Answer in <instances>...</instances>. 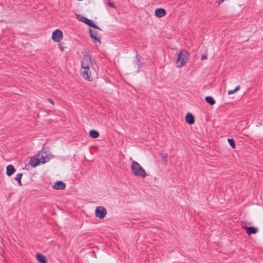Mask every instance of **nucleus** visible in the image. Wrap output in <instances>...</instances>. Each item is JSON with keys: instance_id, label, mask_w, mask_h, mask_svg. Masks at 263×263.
Masks as SVG:
<instances>
[{"instance_id": "a878e982", "label": "nucleus", "mask_w": 263, "mask_h": 263, "mask_svg": "<svg viewBox=\"0 0 263 263\" xmlns=\"http://www.w3.org/2000/svg\"><path fill=\"white\" fill-rule=\"evenodd\" d=\"M207 59V56L206 54H203L202 56H201V59L202 60H205Z\"/></svg>"}, {"instance_id": "bb28decb", "label": "nucleus", "mask_w": 263, "mask_h": 263, "mask_svg": "<svg viewBox=\"0 0 263 263\" xmlns=\"http://www.w3.org/2000/svg\"><path fill=\"white\" fill-rule=\"evenodd\" d=\"M48 101L49 102H50L52 104H53V101H52L51 99H48Z\"/></svg>"}, {"instance_id": "39448f33", "label": "nucleus", "mask_w": 263, "mask_h": 263, "mask_svg": "<svg viewBox=\"0 0 263 263\" xmlns=\"http://www.w3.org/2000/svg\"><path fill=\"white\" fill-rule=\"evenodd\" d=\"M63 37V33L61 30L57 29L53 32L52 39L55 42H59Z\"/></svg>"}, {"instance_id": "a211bd4d", "label": "nucleus", "mask_w": 263, "mask_h": 263, "mask_svg": "<svg viewBox=\"0 0 263 263\" xmlns=\"http://www.w3.org/2000/svg\"><path fill=\"white\" fill-rule=\"evenodd\" d=\"M205 100L206 102H208L211 105H214L215 103V100L212 97H206Z\"/></svg>"}, {"instance_id": "5701e85b", "label": "nucleus", "mask_w": 263, "mask_h": 263, "mask_svg": "<svg viewBox=\"0 0 263 263\" xmlns=\"http://www.w3.org/2000/svg\"><path fill=\"white\" fill-rule=\"evenodd\" d=\"M160 155H161V157H162V158H163V159H166V158H167V154H166V153H161L160 154Z\"/></svg>"}, {"instance_id": "6e6552de", "label": "nucleus", "mask_w": 263, "mask_h": 263, "mask_svg": "<svg viewBox=\"0 0 263 263\" xmlns=\"http://www.w3.org/2000/svg\"><path fill=\"white\" fill-rule=\"evenodd\" d=\"M243 229L246 230V233L248 235H251L252 234H256L258 232V229L254 227H245Z\"/></svg>"}, {"instance_id": "f3484780", "label": "nucleus", "mask_w": 263, "mask_h": 263, "mask_svg": "<svg viewBox=\"0 0 263 263\" xmlns=\"http://www.w3.org/2000/svg\"><path fill=\"white\" fill-rule=\"evenodd\" d=\"M89 135L92 138H96L99 137V132L95 130H91L89 132Z\"/></svg>"}, {"instance_id": "f8f14e48", "label": "nucleus", "mask_w": 263, "mask_h": 263, "mask_svg": "<svg viewBox=\"0 0 263 263\" xmlns=\"http://www.w3.org/2000/svg\"><path fill=\"white\" fill-rule=\"evenodd\" d=\"M29 163L33 167L36 166L39 163H40V158H32L30 160Z\"/></svg>"}, {"instance_id": "c85d7f7f", "label": "nucleus", "mask_w": 263, "mask_h": 263, "mask_svg": "<svg viewBox=\"0 0 263 263\" xmlns=\"http://www.w3.org/2000/svg\"><path fill=\"white\" fill-rule=\"evenodd\" d=\"M140 62V60L139 59H137V63H139Z\"/></svg>"}, {"instance_id": "ddd939ff", "label": "nucleus", "mask_w": 263, "mask_h": 263, "mask_svg": "<svg viewBox=\"0 0 263 263\" xmlns=\"http://www.w3.org/2000/svg\"><path fill=\"white\" fill-rule=\"evenodd\" d=\"M90 34L91 37L94 40L95 42H97L98 40L97 37V31L92 29H89Z\"/></svg>"}, {"instance_id": "0eeeda50", "label": "nucleus", "mask_w": 263, "mask_h": 263, "mask_svg": "<svg viewBox=\"0 0 263 263\" xmlns=\"http://www.w3.org/2000/svg\"><path fill=\"white\" fill-rule=\"evenodd\" d=\"M65 187V184L62 181H57L52 186V187L55 190H63Z\"/></svg>"}, {"instance_id": "2eb2a0df", "label": "nucleus", "mask_w": 263, "mask_h": 263, "mask_svg": "<svg viewBox=\"0 0 263 263\" xmlns=\"http://www.w3.org/2000/svg\"><path fill=\"white\" fill-rule=\"evenodd\" d=\"M36 258L41 263H46L47 262L46 257L44 255H43L41 254H37L36 255Z\"/></svg>"}, {"instance_id": "393cba45", "label": "nucleus", "mask_w": 263, "mask_h": 263, "mask_svg": "<svg viewBox=\"0 0 263 263\" xmlns=\"http://www.w3.org/2000/svg\"><path fill=\"white\" fill-rule=\"evenodd\" d=\"M95 214L96 217H99V206H97L95 210Z\"/></svg>"}, {"instance_id": "f257e3e1", "label": "nucleus", "mask_w": 263, "mask_h": 263, "mask_svg": "<svg viewBox=\"0 0 263 263\" xmlns=\"http://www.w3.org/2000/svg\"><path fill=\"white\" fill-rule=\"evenodd\" d=\"M130 168L133 174L136 176L144 178L147 176L144 169L135 161H132Z\"/></svg>"}, {"instance_id": "cd10ccee", "label": "nucleus", "mask_w": 263, "mask_h": 263, "mask_svg": "<svg viewBox=\"0 0 263 263\" xmlns=\"http://www.w3.org/2000/svg\"><path fill=\"white\" fill-rule=\"evenodd\" d=\"M224 1V0H218V3L219 4H221L222 3H223V2Z\"/></svg>"}, {"instance_id": "20e7f679", "label": "nucleus", "mask_w": 263, "mask_h": 263, "mask_svg": "<svg viewBox=\"0 0 263 263\" xmlns=\"http://www.w3.org/2000/svg\"><path fill=\"white\" fill-rule=\"evenodd\" d=\"M77 18L80 21L85 23L87 25H88L90 27H93L95 29H97L98 27L96 25H95L92 22V21L90 20H89L88 18L84 17V16H81L80 15H77Z\"/></svg>"}, {"instance_id": "4468645a", "label": "nucleus", "mask_w": 263, "mask_h": 263, "mask_svg": "<svg viewBox=\"0 0 263 263\" xmlns=\"http://www.w3.org/2000/svg\"><path fill=\"white\" fill-rule=\"evenodd\" d=\"M107 214L106 209L103 207L100 206V219H103Z\"/></svg>"}, {"instance_id": "4be33fe9", "label": "nucleus", "mask_w": 263, "mask_h": 263, "mask_svg": "<svg viewBox=\"0 0 263 263\" xmlns=\"http://www.w3.org/2000/svg\"><path fill=\"white\" fill-rule=\"evenodd\" d=\"M59 48L62 51H64L65 47L63 45V44L60 43L59 44Z\"/></svg>"}, {"instance_id": "dca6fc26", "label": "nucleus", "mask_w": 263, "mask_h": 263, "mask_svg": "<svg viewBox=\"0 0 263 263\" xmlns=\"http://www.w3.org/2000/svg\"><path fill=\"white\" fill-rule=\"evenodd\" d=\"M23 176V174L21 173L17 174L15 177V180L18 182V184L20 186L22 185V183L21 181V178Z\"/></svg>"}, {"instance_id": "f03ea898", "label": "nucleus", "mask_w": 263, "mask_h": 263, "mask_svg": "<svg viewBox=\"0 0 263 263\" xmlns=\"http://www.w3.org/2000/svg\"><path fill=\"white\" fill-rule=\"evenodd\" d=\"M189 53L184 50H181L178 54L176 64L177 67H181L186 63L189 59Z\"/></svg>"}, {"instance_id": "9b49d317", "label": "nucleus", "mask_w": 263, "mask_h": 263, "mask_svg": "<svg viewBox=\"0 0 263 263\" xmlns=\"http://www.w3.org/2000/svg\"><path fill=\"white\" fill-rule=\"evenodd\" d=\"M186 122L189 124H193L195 122V118L194 116L191 114L188 113L185 117Z\"/></svg>"}, {"instance_id": "1a4fd4ad", "label": "nucleus", "mask_w": 263, "mask_h": 263, "mask_svg": "<svg viewBox=\"0 0 263 263\" xmlns=\"http://www.w3.org/2000/svg\"><path fill=\"white\" fill-rule=\"evenodd\" d=\"M166 14L165 10L163 8H157L155 11V15L158 17L164 16Z\"/></svg>"}, {"instance_id": "6ab92c4d", "label": "nucleus", "mask_w": 263, "mask_h": 263, "mask_svg": "<svg viewBox=\"0 0 263 263\" xmlns=\"http://www.w3.org/2000/svg\"><path fill=\"white\" fill-rule=\"evenodd\" d=\"M240 86H237L234 90H229L228 92V95H232L240 89Z\"/></svg>"}, {"instance_id": "423d86ee", "label": "nucleus", "mask_w": 263, "mask_h": 263, "mask_svg": "<svg viewBox=\"0 0 263 263\" xmlns=\"http://www.w3.org/2000/svg\"><path fill=\"white\" fill-rule=\"evenodd\" d=\"M81 74L86 80L90 81H91V77H90L89 68H82L81 69Z\"/></svg>"}, {"instance_id": "9d476101", "label": "nucleus", "mask_w": 263, "mask_h": 263, "mask_svg": "<svg viewBox=\"0 0 263 263\" xmlns=\"http://www.w3.org/2000/svg\"><path fill=\"white\" fill-rule=\"evenodd\" d=\"M16 171L15 168L12 164L8 165L6 167V174L8 176L12 175Z\"/></svg>"}, {"instance_id": "412c9836", "label": "nucleus", "mask_w": 263, "mask_h": 263, "mask_svg": "<svg viewBox=\"0 0 263 263\" xmlns=\"http://www.w3.org/2000/svg\"><path fill=\"white\" fill-rule=\"evenodd\" d=\"M40 163H43V164H44L46 162L45 159L44 158V156H43V155H42L41 157L40 158Z\"/></svg>"}, {"instance_id": "7ed1b4c3", "label": "nucleus", "mask_w": 263, "mask_h": 263, "mask_svg": "<svg viewBox=\"0 0 263 263\" xmlns=\"http://www.w3.org/2000/svg\"><path fill=\"white\" fill-rule=\"evenodd\" d=\"M91 64V56L89 54H86L84 55L81 61V67L82 68H89Z\"/></svg>"}, {"instance_id": "b1692460", "label": "nucleus", "mask_w": 263, "mask_h": 263, "mask_svg": "<svg viewBox=\"0 0 263 263\" xmlns=\"http://www.w3.org/2000/svg\"><path fill=\"white\" fill-rule=\"evenodd\" d=\"M107 4L110 7H112V8H115V7L114 4L111 3L109 1H108Z\"/></svg>"}, {"instance_id": "aec40b11", "label": "nucleus", "mask_w": 263, "mask_h": 263, "mask_svg": "<svg viewBox=\"0 0 263 263\" xmlns=\"http://www.w3.org/2000/svg\"><path fill=\"white\" fill-rule=\"evenodd\" d=\"M228 142L229 144L234 148L236 146L235 142L233 139H228Z\"/></svg>"}]
</instances>
